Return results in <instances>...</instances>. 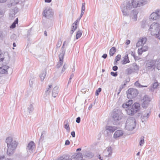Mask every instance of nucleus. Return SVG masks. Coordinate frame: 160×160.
I'll use <instances>...</instances> for the list:
<instances>
[{
    "mask_svg": "<svg viewBox=\"0 0 160 160\" xmlns=\"http://www.w3.org/2000/svg\"><path fill=\"white\" fill-rule=\"evenodd\" d=\"M63 63V61H59V62L57 63L56 66V68H59L62 64Z\"/></svg>",
    "mask_w": 160,
    "mask_h": 160,
    "instance_id": "38",
    "label": "nucleus"
},
{
    "mask_svg": "<svg viewBox=\"0 0 160 160\" xmlns=\"http://www.w3.org/2000/svg\"><path fill=\"white\" fill-rule=\"evenodd\" d=\"M127 7L129 9L136 8L146 4L145 0H127Z\"/></svg>",
    "mask_w": 160,
    "mask_h": 160,
    "instance_id": "2",
    "label": "nucleus"
},
{
    "mask_svg": "<svg viewBox=\"0 0 160 160\" xmlns=\"http://www.w3.org/2000/svg\"><path fill=\"white\" fill-rule=\"evenodd\" d=\"M156 60L148 61L146 65V69L147 70L152 71L156 68Z\"/></svg>",
    "mask_w": 160,
    "mask_h": 160,
    "instance_id": "8",
    "label": "nucleus"
},
{
    "mask_svg": "<svg viewBox=\"0 0 160 160\" xmlns=\"http://www.w3.org/2000/svg\"><path fill=\"white\" fill-rule=\"evenodd\" d=\"M131 55L132 56H133L134 57V58L136 56L135 53L134 52H132Z\"/></svg>",
    "mask_w": 160,
    "mask_h": 160,
    "instance_id": "64",
    "label": "nucleus"
},
{
    "mask_svg": "<svg viewBox=\"0 0 160 160\" xmlns=\"http://www.w3.org/2000/svg\"><path fill=\"white\" fill-rule=\"evenodd\" d=\"M2 54H1V50H0V58H1L0 60L1 61H3L4 59L2 58H1V57H2Z\"/></svg>",
    "mask_w": 160,
    "mask_h": 160,
    "instance_id": "59",
    "label": "nucleus"
},
{
    "mask_svg": "<svg viewBox=\"0 0 160 160\" xmlns=\"http://www.w3.org/2000/svg\"><path fill=\"white\" fill-rule=\"evenodd\" d=\"M82 34V32L81 30H79L77 32L76 35V38L78 39L81 36Z\"/></svg>",
    "mask_w": 160,
    "mask_h": 160,
    "instance_id": "29",
    "label": "nucleus"
},
{
    "mask_svg": "<svg viewBox=\"0 0 160 160\" xmlns=\"http://www.w3.org/2000/svg\"><path fill=\"white\" fill-rule=\"evenodd\" d=\"M81 18H78L77 20L74 22V23L75 24H77L78 23L79 21L80 20Z\"/></svg>",
    "mask_w": 160,
    "mask_h": 160,
    "instance_id": "56",
    "label": "nucleus"
},
{
    "mask_svg": "<svg viewBox=\"0 0 160 160\" xmlns=\"http://www.w3.org/2000/svg\"><path fill=\"white\" fill-rule=\"evenodd\" d=\"M147 40V39L146 38H140L139 40L136 43V47H139L144 45L146 43Z\"/></svg>",
    "mask_w": 160,
    "mask_h": 160,
    "instance_id": "16",
    "label": "nucleus"
},
{
    "mask_svg": "<svg viewBox=\"0 0 160 160\" xmlns=\"http://www.w3.org/2000/svg\"><path fill=\"white\" fill-rule=\"evenodd\" d=\"M44 138V136L43 135L41 134V137H40V139L41 140H42L43 139V138Z\"/></svg>",
    "mask_w": 160,
    "mask_h": 160,
    "instance_id": "62",
    "label": "nucleus"
},
{
    "mask_svg": "<svg viewBox=\"0 0 160 160\" xmlns=\"http://www.w3.org/2000/svg\"><path fill=\"white\" fill-rule=\"evenodd\" d=\"M58 88V86H56L53 88L52 92V96L53 97L55 98L58 96L59 92Z\"/></svg>",
    "mask_w": 160,
    "mask_h": 160,
    "instance_id": "19",
    "label": "nucleus"
},
{
    "mask_svg": "<svg viewBox=\"0 0 160 160\" xmlns=\"http://www.w3.org/2000/svg\"><path fill=\"white\" fill-rule=\"evenodd\" d=\"M64 128L68 132H69L70 128L68 124H66L64 125Z\"/></svg>",
    "mask_w": 160,
    "mask_h": 160,
    "instance_id": "48",
    "label": "nucleus"
},
{
    "mask_svg": "<svg viewBox=\"0 0 160 160\" xmlns=\"http://www.w3.org/2000/svg\"><path fill=\"white\" fill-rule=\"evenodd\" d=\"M62 43V41L61 40L58 41L56 45V48H58L61 46Z\"/></svg>",
    "mask_w": 160,
    "mask_h": 160,
    "instance_id": "40",
    "label": "nucleus"
},
{
    "mask_svg": "<svg viewBox=\"0 0 160 160\" xmlns=\"http://www.w3.org/2000/svg\"><path fill=\"white\" fill-rule=\"evenodd\" d=\"M155 12L157 14L159 18L160 16V9H157L155 11Z\"/></svg>",
    "mask_w": 160,
    "mask_h": 160,
    "instance_id": "50",
    "label": "nucleus"
},
{
    "mask_svg": "<svg viewBox=\"0 0 160 160\" xmlns=\"http://www.w3.org/2000/svg\"><path fill=\"white\" fill-rule=\"evenodd\" d=\"M143 52H144V51L142 50V48L138 49V53L139 55H142Z\"/></svg>",
    "mask_w": 160,
    "mask_h": 160,
    "instance_id": "46",
    "label": "nucleus"
},
{
    "mask_svg": "<svg viewBox=\"0 0 160 160\" xmlns=\"http://www.w3.org/2000/svg\"><path fill=\"white\" fill-rule=\"evenodd\" d=\"M116 51V49L115 47L112 48L109 51V54L110 56H113Z\"/></svg>",
    "mask_w": 160,
    "mask_h": 160,
    "instance_id": "28",
    "label": "nucleus"
},
{
    "mask_svg": "<svg viewBox=\"0 0 160 160\" xmlns=\"http://www.w3.org/2000/svg\"><path fill=\"white\" fill-rule=\"evenodd\" d=\"M158 86V82H155L152 84V87L153 88H156Z\"/></svg>",
    "mask_w": 160,
    "mask_h": 160,
    "instance_id": "47",
    "label": "nucleus"
},
{
    "mask_svg": "<svg viewBox=\"0 0 160 160\" xmlns=\"http://www.w3.org/2000/svg\"><path fill=\"white\" fill-rule=\"evenodd\" d=\"M67 65L65 64H64L61 71L62 73L65 71L67 68Z\"/></svg>",
    "mask_w": 160,
    "mask_h": 160,
    "instance_id": "45",
    "label": "nucleus"
},
{
    "mask_svg": "<svg viewBox=\"0 0 160 160\" xmlns=\"http://www.w3.org/2000/svg\"><path fill=\"white\" fill-rule=\"evenodd\" d=\"M132 66L133 67L132 69H133V70H134L135 71H137V70H138L139 67L138 66V65L137 64H136V63H133V64Z\"/></svg>",
    "mask_w": 160,
    "mask_h": 160,
    "instance_id": "37",
    "label": "nucleus"
},
{
    "mask_svg": "<svg viewBox=\"0 0 160 160\" xmlns=\"http://www.w3.org/2000/svg\"><path fill=\"white\" fill-rule=\"evenodd\" d=\"M71 135H72V137L74 138L75 136V132L74 131H72L71 132Z\"/></svg>",
    "mask_w": 160,
    "mask_h": 160,
    "instance_id": "58",
    "label": "nucleus"
},
{
    "mask_svg": "<svg viewBox=\"0 0 160 160\" xmlns=\"http://www.w3.org/2000/svg\"><path fill=\"white\" fill-rule=\"evenodd\" d=\"M121 8L123 15L125 16H128V10H130L132 9H129L127 8V4H126V6L124 4L122 5L121 6Z\"/></svg>",
    "mask_w": 160,
    "mask_h": 160,
    "instance_id": "14",
    "label": "nucleus"
},
{
    "mask_svg": "<svg viewBox=\"0 0 160 160\" xmlns=\"http://www.w3.org/2000/svg\"><path fill=\"white\" fill-rule=\"evenodd\" d=\"M121 58V55H118L116 57L115 59V61L117 62L119 61Z\"/></svg>",
    "mask_w": 160,
    "mask_h": 160,
    "instance_id": "42",
    "label": "nucleus"
},
{
    "mask_svg": "<svg viewBox=\"0 0 160 160\" xmlns=\"http://www.w3.org/2000/svg\"><path fill=\"white\" fill-rule=\"evenodd\" d=\"M35 145L33 142H30L28 144L27 149L28 151L31 153L32 152V151L34 148Z\"/></svg>",
    "mask_w": 160,
    "mask_h": 160,
    "instance_id": "15",
    "label": "nucleus"
},
{
    "mask_svg": "<svg viewBox=\"0 0 160 160\" xmlns=\"http://www.w3.org/2000/svg\"><path fill=\"white\" fill-rule=\"evenodd\" d=\"M141 48L142 49V50L144 52H145V51H147L148 49V46H143Z\"/></svg>",
    "mask_w": 160,
    "mask_h": 160,
    "instance_id": "49",
    "label": "nucleus"
},
{
    "mask_svg": "<svg viewBox=\"0 0 160 160\" xmlns=\"http://www.w3.org/2000/svg\"><path fill=\"white\" fill-rule=\"evenodd\" d=\"M133 103L132 100H129L125 103H124L122 105V107L123 108H131V106Z\"/></svg>",
    "mask_w": 160,
    "mask_h": 160,
    "instance_id": "20",
    "label": "nucleus"
},
{
    "mask_svg": "<svg viewBox=\"0 0 160 160\" xmlns=\"http://www.w3.org/2000/svg\"><path fill=\"white\" fill-rule=\"evenodd\" d=\"M135 85L137 87H139L140 88L141 85L138 81L136 82L135 83Z\"/></svg>",
    "mask_w": 160,
    "mask_h": 160,
    "instance_id": "52",
    "label": "nucleus"
},
{
    "mask_svg": "<svg viewBox=\"0 0 160 160\" xmlns=\"http://www.w3.org/2000/svg\"><path fill=\"white\" fill-rule=\"evenodd\" d=\"M5 13V11L4 10L0 9V16L2 17H3Z\"/></svg>",
    "mask_w": 160,
    "mask_h": 160,
    "instance_id": "41",
    "label": "nucleus"
},
{
    "mask_svg": "<svg viewBox=\"0 0 160 160\" xmlns=\"http://www.w3.org/2000/svg\"><path fill=\"white\" fill-rule=\"evenodd\" d=\"M66 41H65L64 42L63 45H62V47L61 50H65L64 49V46L65 45V44H66Z\"/></svg>",
    "mask_w": 160,
    "mask_h": 160,
    "instance_id": "53",
    "label": "nucleus"
},
{
    "mask_svg": "<svg viewBox=\"0 0 160 160\" xmlns=\"http://www.w3.org/2000/svg\"><path fill=\"white\" fill-rule=\"evenodd\" d=\"M149 30L152 35L159 37L160 36V24L158 22H153L150 25Z\"/></svg>",
    "mask_w": 160,
    "mask_h": 160,
    "instance_id": "3",
    "label": "nucleus"
},
{
    "mask_svg": "<svg viewBox=\"0 0 160 160\" xmlns=\"http://www.w3.org/2000/svg\"><path fill=\"white\" fill-rule=\"evenodd\" d=\"M61 52L59 55V61H63V57L64 55L65 50H61Z\"/></svg>",
    "mask_w": 160,
    "mask_h": 160,
    "instance_id": "25",
    "label": "nucleus"
},
{
    "mask_svg": "<svg viewBox=\"0 0 160 160\" xmlns=\"http://www.w3.org/2000/svg\"><path fill=\"white\" fill-rule=\"evenodd\" d=\"M151 100L150 98L148 95H145L142 100V106L143 108L146 107L149 104V103Z\"/></svg>",
    "mask_w": 160,
    "mask_h": 160,
    "instance_id": "9",
    "label": "nucleus"
},
{
    "mask_svg": "<svg viewBox=\"0 0 160 160\" xmlns=\"http://www.w3.org/2000/svg\"><path fill=\"white\" fill-rule=\"evenodd\" d=\"M117 129V127L115 126H106L105 128V130L108 136L110 135Z\"/></svg>",
    "mask_w": 160,
    "mask_h": 160,
    "instance_id": "10",
    "label": "nucleus"
},
{
    "mask_svg": "<svg viewBox=\"0 0 160 160\" xmlns=\"http://www.w3.org/2000/svg\"><path fill=\"white\" fill-rule=\"evenodd\" d=\"M84 13V12H81L80 15L79 17L80 18H81V17H82V16L83 15Z\"/></svg>",
    "mask_w": 160,
    "mask_h": 160,
    "instance_id": "63",
    "label": "nucleus"
},
{
    "mask_svg": "<svg viewBox=\"0 0 160 160\" xmlns=\"http://www.w3.org/2000/svg\"><path fill=\"white\" fill-rule=\"evenodd\" d=\"M18 12V9L16 8L13 9H11L10 10L9 16V19H13L14 18L15 15Z\"/></svg>",
    "mask_w": 160,
    "mask_h": 160,
    "instance_id": "13",
    "label": "nucleus"
},
{
    "mask_svg": "<svg viewBox=\"0 0 160 160\" xmlns=\"http://www.w3.org/2000/svg\"><path fill=\"white\" fill-rule=\"evenodd\" d=\"M140 109V104L137 102L134 103L131 108H126L125 110L127 114L132 115L139 111Z\"/></svg>",
    "mask_w": 160,
    "mask_h": 160,
    "instance_id": "4",
    "label": "nucleus"
},
{
    "mask_svg": "<svg viewBox=\"0 0 160 160\" xmlns=\"http://www.w3.org/2000/svg\"><path fill=\"white\" fill-rule=\"evenodd\" d=\"M144 137H142L141 139L140 140L139 142V145L141 146H142L144 143Z\"/></svg>",
    "mask_w": 160,
    "mask_h": 160,
    "instance_id": "39",
    "label": "nucleus"
},
{
    "mask_svg": "<svg viewBox=\"0 0 160 160\" xmlns=\"http://www.w3.org/2000/svg\"><path fill=\"white\" fill-rule=\"evenodd\" d=\"M70 143V142L68 140H66L65 142V145H69Z\"/></svg>",
    "mask_w": 160,
    "mask_h": 160,
    "instance_id": "57",
    "label": "nucleus"
},
{
    "mask_svg": "<svg viewBox=\"0 0 160 160\" xmlns=\"http://www.w3.org/2000/svg\"><path fill=\"white\" fill-rule=\"evenodd\" d=\"M156 68L158 70H160V60H156Z\"/></svg>",
    "mask_w": 160,
    "mask_h": 160,
    "instance_id": "33",
    "label": "nucleus"
},
{
    "mask_svg": "<svg viewBox=\"0 0 160 160\" xmlns=\"http://www.w3.org/2000/svg\"><path fill=\"white\" fill-rule=\"evenodd\" d=\"M132 12L133 14V16L132 18V19L134 20V21H136L137 19V15L138 14V12L136 11H133Z\"/></svg>",
    "mask_w": 160,
    "mask_h": 160,
    "instance_id": "32",
    "label": "nucleus"
},
{
    "mask_svg": "<svg viewBox=\"0 0 160 160\" xmlns=\"http://www.w3.org/2000/svg\"><path fill=\"white\" fill-rule=\"evenodd\" d=\"M18 22V19L17 18L14 22L12 23V25L10 26V28H14L16 27V24Z\"/></svg>",
    "mask_w": 160,
    "mask_h": 160,
    "instance_id": "31",
    "label": "nucleus"
},
{
    "mask_svg": "<svg viewBox=\"0 0 160 160\" xmlns=\"http://www.w3.org/2000/svg\"><path fill=\"white\" fill-rule=\"evenodd\" d=\"M112 148L111 147L107 148L103 152V155L106 157H109L112 155Z\"/></svg>",
    "mask_w": 160,
    "mask_h": 160,
    "instance_id": "12",
    "label": "nucleus"
},
{
    "mask_svg": "<svg viewBox=\"0 0 160 160\" xmlns=\"http://www.w3.org/2000/svg\"><path fill=\"white\" fill-rule=\"evenodd\" d=\"M129 62L130 61L128 56V54H126L124 57V59L121 62L122 63V64H125L127 63H129Z\"/></svg>",
    "mask_w": 160,
    "mask_h": 160,
    "instance_id": "23",
    "label": "nucleus"
},
{
    "mask_svg": "<svg viewBox=\"0 0 160 160\" xmlns=\"http://www.w3.org/2000/svg\"><path fill=\"white\" fill-rule=\"evenodd\" d=\"M118 69V67L117 66H114L112 67V70L114 71H116Z\"/></svg>",
    "mask_w": 160,
    "mask_h": 160,
    "instance_id": "55",
    "label": "nucleus"
},
{
    "mask_svg": "<svg viewBox=\"0 0 160 160\" xmlns=\"http://www.w3.org/2000/svg\"><path fill=\"white\" fill-rule=\"evenodd\" d=\"M6 142L8 147L7 154L10 156L14 153V151L17 146L18 143L15 140H13L10 137L7 138Z\"/></svg>",
    "mask_w": 160,
    "mask_h": 160,
    "instance_id": "1",
    "label": "nucleus"
},
{
    "mask_svg": "<svg viewBox=\"0 0 160 160\" xmlns=\"http://www.w3.org/2000/svg\"><path fill=\"white\" fill-rule=\"evenodd\" d=\"M82 155L81 153H78L76 155H74L72 157V158L75 160H82Z\"/></svg>",
    "mask_w": 160,
    "mask_h": 160,
    "instance_id": "21",
    "label": "nucleus"
},
{
    "mask_svg": "<svg viewBox=\"0 0 160 160\" xmlns=\"http://www.w3.org/2000/svg\"><path fill=\"white\" fill-rule=\"evenodd\" d=\"M68 158L67 156L63 155L57 159V160H67Z\"/></svg>",
    "mask_w": 160,
    "mask_h": 160,
    "instance_id": "35",
    "label": "nucleus"
},
{
    "mask_svg": "<svg viewBox=\"0 0 160 160\" xmlns=\"http://www.w3.org/2000/svg\"><path fill=\"white\" fill-rule=\"evenodd\" d=\"M53 13L52 10L49 8H46L43 12V15L47 18L51 17L52 16Z\"/></svg>",
    "mask_w": 160,
    "mask_h": 160,
    "instance_id": "11",
    "label": "nucleus"
},
{
    "mask_svg": "<svg viewBox=\"0 0 160 160\" xmlns=\"http://www.w3.org/2000/svg\"><path fill=\"white\" fill-rule=\"evenodd\" d=\"M85 3H82V8H81V12H85Z\"/></svg>",
    "mask_w": 160,
    "mask_h": 160,
    "instance_id": "43",
    "label": "nucleus"
},
{
    "mask_svg": "<svg viewBox=\"0 0 160 160\" xmlns=\"http://www.w3.org/2000/svg\"><path fill=\"white\" fill-rule=\"evenodd\" d=\"M102 89L101 88H98L96 91L95 94L96 95L98 96V95L100 92L101 91Z\"/></svg>",
    "mask_w": 160,
    "mask_h": 160,
    "instance_id": "44",
    "label": "nucleus"
},
{
    "mask_svg": "<svg viewBox=\"0 0 160 160\" xmlns=\"http://www.w3.org/2000/svg\"><path fill=\"white\" fill-rule=\"evenodd\" d=\"M107 54H104L102 56V57L104 59H105L107 57Z\"/></svg>",
    "mask_w": 160,
    "mask_h": 160,
    "instance_id": "60",
    "label": "nucleus"
},
{
    "mask_svg": "<svg viewBox=\"0 0 160 160\" xmlns=\"http://www.w3.org/2000/svg\"><path fill=\"white\" fill-rule=\"evenodd\" d=\"M136 126V121L133 118H128L126 123L125 128L128 130H132Z\"/></svg>",
    "mask_w": 160,
    "mask_h": 160,
    "instance_id": "6",
    "label": "nucleus"
},
{
    "mask_svg": "<svg viewBox=\"0 0 160 160\" xmlns=\"http://www.w3.org/2000/svg\"><path fill=\"white\" fill-rule=\"evenodd\" d=\"M122 113L120 110H115L113 112L112 118L113 123L115 125H118L120 123V120L122 118Z\"/></svg>",
    "mask_w": 160,
    "mask_h": 160,
    "instance_id": "5",
    "label": "nucleus"
},
{
    "mask_svg": "<svg viewBox=\"0 0 160 160\" xmlns=\"http://www.w3.org/2000/svg\"><path fill=\"white\" fill-rule=\"evenodd\" d=\"M149 18L152 20H156L159 18L157 14L155 12L152 13L150 16Z\"/></svg>",
    "mask_w": 160,
    "mask_h": 160,
    "instance_id": "22",
    "label": "nucleus"
},
{
    "mask_svg": "<svg viewBox=\"0 0 160 160\" xmlns=\"http://www.w3.org/2000/svg\"><path fill=\"white\" fill-rule=\"evenodd\" d=\"M111 75L113 76L116 77L118 75L117 72H111Z\"/></svg>",
    "mask_w": 160,
    "mask_h": 160,
    "instance_id": "51",
    "label": "nucleus"
},
{
    "mask_svg": "<svg viewBox=\"0 0 160 160\" xmlns=\"http://www.w3.org/2000/svg\"><path fill=\"white\" fill-rule=\"evenodd\" d=\"M133 72H134L133 69H131L130 68H128L126 70V72L128 74H130L132 73Z\"/></svg>",
    "mask_w": 160,
    "mask_h": 160,
    "instance_id": "34",
    "label": "nucleus"
},
{
    "mask_svg": "<svg viewBox=\"0 0 160 160\" xmlns=\"http://www.w3.org/2000/svg\"><path fill=\"white\" fill-rule=\"evenodd\" d=\"M34 109L33 105L31 103L28 108V112L29 113H30L33 111Z\"/></svg>",
    "mask_w": 160,
    "mask_h": 160,
    "instance_id": "27",
    "label": "nucleus"
},
{
    "mask_svg": "<svg viewBox=\"0 0 160 160\" xmlns=\"http://www.w3.org/2000/svg\"><path fill=\"white\" fill-rule=\"evenodd\" d=\"M130 40H126V43L127 45H128L130 44Z\"/></svg>",
    "mask_w": 160,
    "mask_h": 160,
    "instance_id": "61",
    "label": "nucleus"
},
{
    "mask_svg": "<svg viewBox=\"0 0 160 160\" xmlns=\"http://www.w3.org/2000/svg\"><path fill=\"white\" fill-rule=\"evenodd\" d=\"M77 24L73 23L72 25V28L70 33L71 34H72L73 32L76 30L77 28Z\"/></svg>",
    "mask_w": 160,
    "mask_h": 160,
    "instance_id": "30",
    "label": "nucleus"
},
{
    "mask_svg": "<svg viewBox=\"0 0 160 160\" xmlns=\"http://www.w3.org/2000/svg\"><path fill=\"white\" fill-rule=\"evenodd\" d=\"M46 74V71H43L41 73L40 75V77L41 78V81H43Z\"/></svg>",
    "mask_w": 160,
    "mask_h": 160,
    "instance_id": "26",
    "label": "nucleus"
},
{
    "mask_svg": "<svg viewBox=\"0 0 160 160\" xmlns=\"http://www.w3.org/2000/svg\"><path fill=\"white\" fill-rule=\"evenodd\" d=\"M80 118L79 117H78L76 119V122L78 123H79L80 122Z\"/></svg>",
    "mask_w": 160,
    "mask_h": 160,
    "instance_id": "54",
    "label": "nucleus"
},
{
    "mask_svg": "<svg viewBox=\"0 0 160 160\" xmlns=\"http://www.w3.org/2000/svg\"><path fill=\"white\" fill-rule=\"evenodd\" d=\"M127 92V96L129 98H133L136 97L138 93V90L133 88H129Z\"/></svg>",
    "mask_w": 160,
    "mask_h": 160,
    "instance_id": "7",
    "label": "nucleus"
},
{
    "mask_svg": "<svg viewBox=\"0 0 160 160\" xmlns=\"http://www.w3.org/2000/svg\"><path fill=\"white\" fill-rule=\"evenodd\" d=\"M123 134V132L122 130H118L114 133L113 137L114 138L117 139L120 137L122 136Z\"/></svg>",
    "mask_w": 160,
    "mask_h": 160,
    "instance_id": "17",
    "label": "nucleus"
},
{
    "mask_svg": "<svg viewBox=\"0 0 160 160\" xmlns=\"http://www.w3.org/2000/svg\"><path fill=\"white\" fill-rule=\"evenodd\" d=\"M35 80L34 78H32L30 79L29 81V83L30 87H32L33 84L35 82Z\"/></svg>",
    "mask_w": 160,
    "mask_h": 160,
    "instance_id": "36",
    "label": "nucleus"
},
{
    "mask_svg": "<svg viewBox=\"0 0 160 160\" xmlns=\"http://www.w3.org/2000/svg\"><path fill=\"white\" fill-rule=\"evenodd\" d=\"M9 68V67L7 66H3L0 67V73L2 74L8 73Z\"/></svg>",
    "mask_w": 160,
    "mask_h": 160,
    "instance_id": "18",
    "label": "nucleus"
},
{
    "mask_svg": "<svg viewBox=\"0 0 160 160\" xmlns=\"http://www.w3.org/2000/svg\"><path fill=\"white\" fill-rule=\"evenodd\" d=\"M52 85H49L48 86V88H47L46 90L45 91V97H48L49 94V93L50 92L51 89L50 88L51 87H52Z\"/></svg>",
    "mask_w": 160,
    "mask_h": 160,
    "instance_id": "24",
    "label": "nucleus"
}]
</instances>
